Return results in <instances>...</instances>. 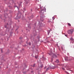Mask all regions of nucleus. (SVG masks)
<instances>
[{
  "label": "nucleus",
  "instance_id": "14",
  "mask_svg": "<svg viewBox=\"0 0 74 74\" xmlns=\"http://www.w3.org/2000/svg\"><path fill=\"white\" fill-rule=\"evenodd\" d=\"M49 67L48 68H47V71L48 70V69H49Z\"/></svg>",
  "mask_w": 74,
  "mask_h": 74
},
{
  "label": "nucleus",
  "instance_id": "6",
  "mask_svg": "<svg viewBox=\"0 0 74 74\" xmlns=\"http://www.w3.org/2000/svg\"><path fill=\"white\" fill-rule=\"evenodd\" d=\"M68 25H69L70 26H71V24H70L69 23H68Z\"/></svg>",
  "mask_w": 74,
  "mask_h": 74
},
{
  "label": "nucleus",
  "instance_id": "19",
  "mask_svg": "<svg viewBox=\"0 0 74 74\" xmlns=\"http://www.w3.org/2000/svg\"><path fill=\"white\" fill-rule=\"evenodd\" d=\"M61 49H62V50L63 49V47H61Z\"/></svg>",
  "mask_w": 74,
  "mask_h": 74
},
{
  "label": "nucleus",
  "instance_id": "2",
  "mask_svg": "<svg viewBox=\"0 0 74 74\" xmlns=\"http://www.w3.org/2000/svg\"><path fill=\"white\" fill-rule=\"evenodd\" d=\"M69 58H68L67 57H66L65 58V60L66 61H70L71 60H69Z\"/></svg>",
  "mask_w": 74,
  "mask_h": 74
},
{
  "label": "nucleus",
  "instance_id": "4",
  "mask_svg": "<svg viewBox=\"0 0 74 74\" xmlns=\"http://www.w3.org/2000/svg\"><path fill=\"white\" fill-rule=\"evenodd\" d=\"M56 62H57V63H58L59 62V61L58 60H57L56 61Z\"/></svg>",
  "mask_w": 74,
  "mask_h": 74
},
{
  "label": "nucleus",
  "instance_id": "5",
  "mask_svg": "<svg viewBox=\"0 0 74 74\" xmlns=\"http://www.w3.org/2000/svg\"><path fill=\"white\" fill-rule=\"evenodd\" d=\"M43 11V10H41L40 11V13H42V11Z\"/></svg>",
  "mask_w": 74,
  "mask_h": 74
},
{
  "label": "nucleus",
  "instance_id": "3",
  "mask_svg": "<svg viewBox=\"0 0 74 74\" xmlns=\"http://www.w3.org/2000/svg\"><path fill=\"white\" fill-rule=\"evenodd\" d=\"M70 40L71 41H73L74 40L72 38H70Z\"/></svg>",
  "mask_w": 74,
  "mask_h": 74
},
{
  "label": "nucleus",
  "instance_id": "25",
  "mask_svg": "<svg viewBox=\"0 0 74 74\" xmlns=\"http://www.w3.org/2000/svg\"><path fill=\"white\" fill-rule=\"evenodd\" d=\"M43 12H44V11H43Z\"/></svg>",
  "mask_w": 74,
  "mask_h": 74
},
{
  "label": "nucleus",
  "instance_id": "13",
  "mask_svg": "<svg viewBox=\"0 0 74 74\" xmlns=\"http://www.w3.org/2000/svg\"><path fill=\"white\" fill-rule=\"evenodd\" d=\"M29 45H31V43L30 42H29Z\"/></svg>",
  "mask_w": 74,
  "mask_h": 74
},
{
  "label": "nucleus",
  "instance_id": "12",
  "mask_svg": "<svg viewBox=\"0 0 74 74\" xmlns=\"http://www.w3.org/2000/svg\"><path fill=\"white\" fill-rule=\"evenodd\" d=\"M38 58V56H35V58H36V59H37V58Z\"/></svg>",
  "mask_w": 74,
  "mask_h": 74
},
{
  "label": "nucleus",
  "instance_id": "17",
  "mask_svg": "<svg viewBox=\"0 0 74 74\" xmlns=\"http://www.w3.org/2000/svg\"><path fill=\"white\" fill-rule=\"evenodd\" d=\"M43 66V65H42V66H41V67L42 68Z\"/></svg>",
  "mask_w": 74,
  "mask_h": 74
},
{
  "label": "nucleus",
  "instance_id": "26",
  "mask_svg": "<svg viewBox=\"0 0 74 74\" xmlns=\"http://www.w3.org/2000/svg\"><path fill=\"white\" fill-rule=\"evenodd\" d=\"M7 25H8V24H7Z\"/></svg>",
  "mask_w": 74,
  "mask_h": 74
},
{
  "label": "nucleus",
  "instance_id": "1",
  "mask_svg": "<svg viewBox=\"0 0 74 74\" xmlns=\"http://www.w3.org/2000/svg\"><path fill=\"white\" fill-rule=\"evenodd\" d=\"M73 29H71L70 30H69L68 31V33L69 34L72 35L73 34Z\"/></svg>",
  "mask_w": 74,
  "mask_h": 74
},
{
  "label": "nucleus",
  "instance_id": "15",
  "mask_svg": "<svg viewBox=\"0 0 74 74\" xmlns=\"http://www.w3.org/2000/svg\"><path fill=\"white\" fill-rule=\"evenodd\" d=\"M53 20H54L55 19V17H53Z\"/></svg>",
  "mask_w": 74,
  "mask_h": 74
},
{
  "label": "nucleus",
  "instance_id": "9",
  "mask_svg": "<svg viewBox=\"0 0 74 74\" xmlns=\"http://www.w3.org/2000/svg\"><path fill=\"white\" fill-rule=\"evenodd\" d=\"M56 68V67H54L53 68H52L51 69H55Z\"/></svg>",
  "mask_w": 74,
  "mask_h": 74
},
{
  "label": "nucleus",
  "instance_id": "11",
  "mask_svg": "<svg viewBox=\"0 0 74 74\" xmlns=\"http://www.w3.org/2000/svg\"><path fill=\"white\" fill-rule=\"evenodd\" d=\"M35 64H34V65H33V67H34L35 66Z\"/></svg>",
  "mask_w": 74,
  "mask_h": 74
},
{
  "label": "nucleus",
  "instance_id": "7",
  "mask_svg": "<svg viewBox=\"0 0 74 74\" xmlns=\"http://www.w3.org/2000/svg\"><path fill=\"white\" fill-rule=\"evenodd\" d=\"M65 72L67 74H69L68 72H67L66 71H65Z\"/></svg>",
  "mask_w": 74,
  "mask_h": 74
},
{
  "label": "nucleus",
  "instance_id": "18",
  "mask_svg": "<svg viewBox=\"0 0 74 74\" xmlns=\"http://www.w3.org/2000/svg\"><path fill=\"white\" fill-rule=\"evenodd\" d=\"M22 38H23L22 37H20V39H21Z\"/></svg>",
  "mask_w": 74,
  "mask_h": 74
},
{
  "label": "nucleus",
  "instance_id": "24",
  "mask_svg": "<svg viewBox=\"0 0 74 74\" xmlns=\"http://www.w3.org/2000/svg\"><path fill=\"white\" fill-rule=\"evenodd\" d=\"M41 18H42V17H41Z\"/></svg>",
  "mask_w": 74,
  "mask_h": 74
},
{
  "label": "nucleus",
  "instance_id": "21",
  "mask_svg": "<svg viewBox=\"0 0 74 74\" xmlns=\"http://www.w3.org/2000/svg\"><path fill=\"white\" fill-rule=\"evenodd\" d=\"M65 36H66V37H67V35H65Z\"/></svg>",
  "mask_w": 74,
  "mask_h": 74
},
{
  "label": "nucleus",
  "instance_id": "10",
  "mask_svg": "<svg viewBox=\"0 0 74 74\" xmlns=\"http://www.w3.org/2000/svg\"><path fill=\"white\" fill-rule=\"evenodd\" d=\"M62 69L63 70H65V69H64V68H62Z\"/></svg>",
  "mask_w": 74,
  "mask_h": 74
},
{
  "label": "nucleus",
  "instance_id": "22",
  "mask_svg": "<svg viewBox=\"0 0 74 74\" xmlns=\"http://www.w3.org/2000/svg\"><path fill=\"white\" fill-rule=\"evenodd\" d=\"M58 65L60 66V64H58Z\"/></svg>",
  "mask_w": 74,
  "mask_h": 74
},
{
  "label": "nucleus",
  "instance_id": "20",
  "mask_svg": "<svg viewBox=\"0 0 74 74\" xmlns=\"http://www.w3.org/2000/svg\"><path fill=\"white\" fill-rule=\"evenodd\" d=\"M46 68V67H45V68H44V69H45Z\"/></svg>",
  "mask_w": 74,
  "mask_h": 74
},
{
  "label": "nucleus",
  "instance_id": "8",
  "mask_svg": "<svg viewBox=\"0 0 74 74\" xmlns=\"http://www.w3.org/2000/svg\"><path fill=\"white\" fill-rule=\"evenodd\" d=\"M54 57H55L56 58L57 57V56L55 54H54Z\"/></svg>",
  "mask_w": 74,
  "mask_h": 74
},
{
  "label": "nucleus",
  "instance_id": "16",
  "mask_svg": "<svg viewBox=\"0 0 74 74\" xmlns=\"http://www.w3.org/2000/svg\"><path fill=\"white\" fill-rule=\"evenodd\" d=\"M1 52H2V53L3 52V51L2 50V49H1Z\"/></svg>",
  "mask_w": 74,
  "mask_h": 74
},
{
  "label": "nucleus",
  "instance_id": "23",
  "mask_svg": "<svg viewBox=\"0 0 74 74\" xmlns=\"http://www.w3.org/2000/svg\"><path fill=\"white\" fill-rule=\"evenodd\" d=\"M49 55H51V54H49Z\"/></svg>",
  "mask_w": 74,
  "mask_h": 74
}]
</instances>
